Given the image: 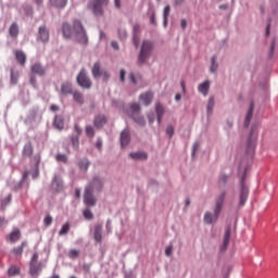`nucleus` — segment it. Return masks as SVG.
I'll return each mask as SVG.
<instances>
[{
  "label": "nucleus",
  "instance_id": "nucleus-1",
  "mask_svg": "<svg viewBox=\"0 0 278 278\" xmlns=\"http://www.w3.org/2000/svg\"><path fill=\"white\" fill-rule=\"evenodd\" d=\"M62 34L67 40L75 36L79 45H88V35L86 34L84 25L78 20L74 21L73 26L68 23H63Z\"/></svg>",
  "mask_w": 278,
  "mask_h": 278
},
{
  "label": "nucleus",
  "instance_id": "nucleus-2",
  "mask_svg": "<svg viewBox=\"0 0 278 278\" xmlns=\"http://www.w3.org/2000/svg\"><path fill=\"white\" fill-rule=\"evenodd\" d=\"M225 199H227V191H222L216 199L214 213L206 212L204 214V223L206 225H214V223L218 222V216H220V212H223V206L225 205Z\"/></svg>",
  "mask_w": 278,
  "mask_h": 278
},
{
  "label": "nucleus",
  "instance_id": "nucleus-3",
  "mask_svg": "<svg viewBox=\"0 0 278 278\" xmlns=\"http://www.w3.org/2000/svg\"><path fill=\"white\" fill-rule=\"evenodd\" d=\"M110 5V0H92L87 4L88 10H91L94 16H103V8Z\"/></svg>",
  "mask_w": 278,
  "mask_h": 278
},
{
  "label": "nucleus",
  "instance_id": "nucleus-4",
  "mask_svg": "<svg viewBox=\"0 0 278 278\" xmlns=\"http://www.w3.org/2000/svg\"><path fill=\"white\" fill-rule=\"evenodd\" d=\"M126 114L138 125L144 126V117L140 115V104H130L129 109L126 111Z\"/></svg>",
  "mask_w": 278,
  "mask_h": 278
},
{
  "label": "nucleus",
  "instance_id": "nucleus-5",
  "mask_svg": "<svg viewBox=\"0 0 278 278\" xmlns=\"http://www.w3.org/2000/svg\"><path fill=\"white\" fill-rule=\"evenodd\" d=\"M153 51V42L151 41H143L141 46V50L139 52L138 62L139 64H144L149 58H151V53Z\"/></svg>",
  "mask_w": 278,
  "mask_h": 278
},
{
  "label": "nucleus",
  "instance_id": "nucleus-6",
  "mask_svg": "<svg viewBox=\"0 0 278 278\" xmlns=\"http://www.w3.org/2000/svg\"><path fill=\"white\" fill-rule=\"evenodd\" d=\"M84 203L87 207H94L97 205V198L94 191L90 187H85Z\"/></svg>",
  "mask_w": 278,
  "mask_h": 278
},
{
  "label": "nucleus",
  "instance_id": "nucleus-7",
  "mask_svg": "<svg viewBox=\"0 0 278 278\" xmlns=\"http://www.w3.org/2000/svg\"><path fill=\"white\" fill-rule=\"evenodd\" d=\"M77 84L80 86V88H86L89 90V88H92V80L86 75V71L81 70L77 76Z\"/></svg>",
  "mask_w": 278,
  "mask_h": 278
},
{
  "label": "nucleus",
  "instance_id": "nucleus-8",
  "mask_svg": "<svg viewBox=\"0 0 278 278\" xmlns=\"http://www.w3.org/2000/svg\"><path fill=\"white\" fill-rule=\"evenodd\" d=\"M91 73L94 79H99V77H103L104 81H108V79H110V73H108V71L105 70H101V64L99 62L93 64Z\"/></svg>",
  "mask_w": 278,
  "mask_h": 278
},
{
  "label": "nucleus",
  "instance_id": "nucleus-9",
  "mask_svg": "<svg viewBox=\"0 0 278 278\" xmlns=\"http://www.w3.org/2000/svg\"><path fill=\"white\" fill-rule=\"evenodd\" d=\"M249 199V187L244 184V178L241 180L239 205L243 207Z\"/></svg>",
  "mask_w": 278,
  "mask_h": 278
},
{
  "label": "nucleus",
  "instance_id": "nucleus-10",
  "mask_svg": "<svg viewBox=\"0 0 278 278\" xmlns=\"http://www.w3.org/2000/svg\"><path fill=\"white\" fill-rule=\"evenodd\" d=\"M86 188H90L92 192H101L103 190V180L99 177H93Z\"/></svg>",
  "mask_w": 278,
  "mask_h": 278
},
{
  "label": "nucleus",
  "instance_id": "nucleus-11",
  "mask_svg": "<svg viewBox=\"0 0 278 278\" xmlns=\"http://www.w3.org/2000/svg\"><path fill=\"white\" fill-rule=\"evenodd\" d=\"M257 137L254 136L253 132L250 134V137L248 139V146L245 153L248 155H253L255 153V144H256Z\"/></svg>",
  "mask_w": 278,
  "mask_h": 278
},
{
  "label": "nucleus",
  "instance_id": "nucleus-12",
  "mask_svg": "<svg viewBox=\"0 0 278 278\" xmlns=\"http://www.w3.org/2000/svg\"><path fill=\"white\" fill-rule=\"evenodd\" d=\"M139 100L143 105L149 106L153 102V92L146 91L139 96Z\"/></svg>",
  "mask_w": 278,
  "mask_h": 278
},
{
  "label": "nucleus",
  "instance_id": "nucleus-13",
  "mask_svg": "<svg viewBox=\"0 0 278 278\" xmlns=\"http://www.w3.org/2000/svg\"><path fill=\"white\" fill-rule=\"evenodd\" d=\"M229 240H231V226H227L226 229H225L222 251H227V247H229Z\"/></svg>",
  "mask_w": 278,
  "mask_h": 278
},
{
  "label": "nucleus",
  "instance_id": "nucleus-14",
  "mask_svg": "<svg viewBox=\"0 0 278 278\" xmlns=\"http://www.w3.org/2000/svg\"><path fill=\"white\" fill-rule=\"evenodd\" d=\"M33 75H39V77H43L46 75L47 71L40 63H35L30 68Z\"/></svg>",
  "mask_w": 278,
  "mask_h": 278
},
{
  "label": "nucleus",
  "instance_id": "nucleus-15",
  "mask_svg": "<svg viewBox=\"0 0 278 278\" xmlns=\"http://www.w3.org/2000/svg\"><path fill=\"white\" fill-rule=\"evenodd\" d=\"M38 40H41V42H49V29H47L46 26L39 27Z\"/></svg>",
  "mask_w": 278,
  "mask_h": 278
},
{
  "label": "nucleus",
  "instance_id": "nucleus-16",
  "mask_svg": "<svg viewBox=\"0 0 278 278\" xmlns=\"http://www.w3.org/2000/svg\"><path fill=\"white\" fill-rule=\"evenodd\" d=\"M14 55H15V60L18 62V64L21 66H25V64L27 62V55L25 54V52H23L21 50H15Z\"/></svg>",
  "mask_w": 278,
  "mask_h": 278
},
{
  "label": "nucleus",
  "instance_id": "nucleus-17",
  "mask_svg": "<svg viewBox=\"0 0 278 278\" xmlns=\"http://www.w3.org/2000/svg\"><path fill=\"white\" fill-rule=\"evenodd\" d=\"M106 124H108V117H105V115H98L93 121V125L97 129H101V127H103Z\"/></svg>",
  "mask_w": 278,
  "mask_h": 278
},
{
  "label": "nucleus",
  "instance_id": "nucleus-18",
  "mask_svg": "<svg viewBox=\"0 0 278 278\" xmlns=\"http://www.w3.org/2000/svg\"><path fill=\"white\" fill-rule=\"evenodd\" d=\"M131 142V135L127 129L123 130L121 134V144L122 147H127Z\"/></svg>",
  "mask_w": 278,
  "mask_h": 278
},
{
  "label": "nucleus",
  "instance_id": "nucleus-19",
  "mask_svg": "<svg viewBox=\"0 0 278 278\" xmlns=\"http://www.w3.org/2000/svg\"><path fill=\"white\" fill-rule=\"evenodd\" d=\"M102 230H103V226H101L99 224L94 226L93 238H94L96 242H98L99 244H101V242L103 240V235H101Z\"/></svg>",
  "mask_w": 278,
  "mask_h": 278
},
{
  "label": "nucleus",
  "instance_id": "nucleus-20",
  "mask_svg": "<svg viewBox=\"0 0 278 278\" xmlns=\"http://www.w3.org/2000/svg\"><path fill=\"white\" fill-rule=\"evenodd\" d=\"M165 112H166V110L164 109V106L161 103H156L155 113L157 116L159 125H162V117L164 116Z\"/></svg>",
  "mask_w": 278,
  "mask_h": 278
},
{
  "label": "nucleus",
  "instance_id": "nucleus-21",
  "mask_svg": "<svg viewBox=\"0 0 278 278\" xmlns=\"http://www.w3.org/2000/svg\"><path fill=\"white\" fill-rule=\"evenodd\" d=\"M34 155V146L28 142L23 148V157H31Z\"/></svg>",
  "mask_w": 278,
  "mask_h": 278
},
{
  "label": "nucleus",
  "instance_id": "nucleus-22",
  "mask_svg": "<svg viewBox=\"0 0 278 278\" xmlns=\"http://www.w3.org/2000/svg\"><path fill=\"white\" fill-rule=\"evenodd\" d=\"M27 247V241H23L18 247L13 248L11 253L15 256L21 257L23 255V250Z\"/></svg>",
  "mask_w": 278,
  "mask_h": 278
},
{
  "label": "nucleus",
  "instance_id": "nucleus-23",
  "mask_svg": "<svg viewBox=\"0 0 278 278\" xmlns=\"http://www.w3.org/2000/svg\"><path fill=\"white\" fill-rule=\"evenodd\" d=\"M198 90L201 92V94L207 97V92H210V80H205L204 83L200 84Z\"/></svg>",
  "mask_w": 278,
  "mask_h": 278
},
{
  "label": "nucleus",
  "instance_id": "nucleus-24",
  "mask_svg": "<svg viewBox=\"0 0 278 278\" xmlns=\"http://www.w3.org/2000/svg\"><path fill=\"white\" fill-rule=\"evenodd\" d=\"M10 242H18L21 240V230L18 228H15L11 233L9 235Z\"/></svg>",
  "mask_w": 278,
  "mask_h": 278
},
{
  "label": "nucleus",
  "instance_id": "nucleus-25",
  "mask_svg": "<svg viewBox=\"0 0 278 278\" xmlns=\"http://www.w3.org/2000/svg\"><path fill=\"white\" fill-rule=\"evenodd\" d=\"M61 92L63 94H73V85L71 83H64L61 86Z\"/></svg>",
  "mask_w": 278,
  "mask_h": 278
},
{
  "label": "nucleus",
  "instance_id": "nucleus-26",
  "mask_svg": "<svg viewBox=\"0 0 278 278\" xmlns=\"http://www.w3.org/2000/svg\"><path fill=\"white\" fill-rule=\"evenodd\" d=\"M129 156L131 157V160H147V157H149V155L146 152H131L129 154Z\"/></svg>",
  "mask_w": 278,
  "mask_h": 278
},
{
  "label": "nucleus",
  "instance_id": "nucleus-27",
  "mask_svg": "<svg viewBox=\"0 0 278 278\" xmlns=\"http://www.w3.org/2000/svg\"><path fill=\"white\" fill-rule=\"evenodd\" d=\"M253 103H251V106L247 113L245 121H244V127H249L251 125V118H253Z\"/></svg>",
  "mask_w": 278,
  "mask_h": 278
},
{
  "label": "nucleus",
  "instance_id": "nucleus-28",
  "mask_svg": "<svg viewBox=\"0 0 278 278\" xmlns=\"http://www.w3.org/2000/svg\"><path fill=\"white\" fill-rule=\"evenodd\" d=\"M52 188H54L55 190H62L63 184L60 176H54V178L52 179Z\"/></svg>",
  "mask_w": 278,
  "mask_h": 278
},
{
  "label": "nucleus",
  "instance_id": "nucleus-29",
  "mask_svg": "<svg viewBox=\"0 0 278 278\" xmlns=\"http://www.w3.org/2000/svg\"><path fill=\"white\" fill-rule=\"evenodd\" d=\"M9 34L11 38H17L18 37V24L13 23L9 28Z\"/></svg>",
  "mask_w": 278,
  "mask_h": 278
},
{
  "label": "nucleus",
  "instance_id": "nucleus-30",
  "mask_svg": "<svg viewBox=\"0 0 278 278\" xmlns=\"http://www.w3.org/2000/svg\"><path fill=\"white\" fill-rule=\"evenodd\" d=\"M9 277H16V275H21V267L13 265L8 270Z\"/></svg>",
  "mask_w": 278,
  "mask_h": 278
},
{
  "label": "nucleus",
  "instance_id": "nucleus-31",
  "mask_svg": "<svg viewBox=\"0 0 278 278\" xmlns=\"http://www.w3.org/2000/svg\"><path fill=\"white\" fill-rule=\"evenodd\" d=\"M74 97V101H76V103H79V105H84V94L79 91H74L73 93Z\"/></svg>",
  "mask_w": 278,
  "mask_h": 278
},
{
  "label": "nucleus",
  "instance_id": "nucleus-32",
  "mask_svg": "<svg viewBox=\"0 0 278 278\" xmlns=\"http://www.w3.org/2000/svg\"><path fill=\"white\" fill-rule=\"evenodd\" d=\"M29 273L33 277L38 275V273H40V265H38V263H30Z\"/></svg>",
  "mask_w": 278,
  "mask_h": 278
},
{
  "label": "nucleus",
  "instance_id": "nucleus-33",
  "mask_svg": "<svg viewBox=\"0 0 278 278\" xmlns=\"http://www.w3.org/2000/svg\"><path fill=\"white\" fill-rule=\"evenodd\" d=\"M50 3L54 8H65L67 0H50Z\"/></svg>",
  "mask_w": 278,
  "mask_h": 278
},
{
  "label": "nucleus",
  "instance_id": "nucleus-34",
  "mask_svg": "<svg viewBox=\"0 0 278 278\" xmlns=\"http://www.w3.org/2000/svg\"><path fill=\"white\" fill-rule=\"evenodd\" d=\"M170 14V5H166L164 8V12H163V18H164V26L166 27V25L168 24V16Z\"/></svg>",
  "mask_w": 278,
  "mask_h": 278
},
{
  "label": "nucleus",
  "instance_id": "nucleus-35",
  "mask_svg": "<svg viewBox=\"0 0 278 278\" xmlns=\"http://www.w3.org/2000/svg\"><path fill=\"white\" fill-rule=\"evenodd\" d=\"M54 127H56V129H64V121L62 119V117H54Z\"/></svg>",
  "mask_w": 278,
  "mask_h": 278
},
{
  "label": "nucleus",
  "instance_id": "nucleus-36",
  "mask_svg": "<svg viewBox=\"0 0 278 278\" xmlns=\"http://www.w3.org/2000/svg\"><path fill=\"white\" fill-rule=\"evenodd\" d=\"M78 166L80 170H88V166H90V162L87 159H83L79 161Z\"/></svg>",
  "mask_w": 278,
  "mask_h": 278
},
{
  "label": "nucleus",
  "instance_id": "nucleus-37",
  "mask_svg": "<svg viewBox=\"0 0 278 278\" xmlns=\"http://www.w3.org/2000/svg\"><path fill=\"white\" fill-rule=\"evenodd\" d=\"M68 231H71V224L65 223V224L62 226L61 230L59 231V235H60V236H66V235L68 233Z\"/></svg>",
  "mask_w": 278,
  "mask_h": 278
},
{
  "label": "nucleus",
  "instance_id": "nucleus-38",
  "mask_svg": "<svg viewBox=\"0 0 278 278\" xmlns=\"http://www.w3.org/2000/svg\"><path fill=\"white\" fill-rule=\"evenodd\" d=\"M83 216L86 218V220H92L94 218V214H92V211H90V208H85L83 212Z\"/></svg>",
  "mask_w": 278,
  "mask_h": 278
},
{
  "label": "nucleus",
  "instance_id": "nucleus-39",
  "mask_svg": "<svg viewBox=\"0 0 278 278\" xmlns=\"http://www.w3.org/2000/svg\"><path fill=\"white\" fill-rule=\"evenodd\" d=\"M211 62V73H216V71H218V63H216V56H212Z\"/></svg>",
  "mask_w": 278,
  "mask_h": 278
},
{
  "label": "nucleus",
  "instance_id": "nucleus-40",
  "mask_svg": "<svg viewBox=\"0 0 278 278\" xmlns=\"http://www.w3.org/2000/svg\"><path fill=\"white\" fill-rule=\"evenodd\" d=\"M70 260H77L79 257V250L72 249L68 252Z\"/></svg>",
  "mask_w": 278,
  "mask_h": 278
},
{
  "label": "nucleus",
  "instance_id": "nucleus-41",
  "mask_svg": "<svg viewBox=\"0 0 278 278\" xmlns=\"http://www.w3.org/2000/svg\"><path fill=\"white\" fill-rule=\"evenodd\" d=\"M11 84H18V72L11 70Z\"/></svg>",
  "mask_w": 278,
  "mask_h": 278
},
{
  "label": "nucleus",
  "instance_id": "nucleus-42",
  "mask_svg": "<svg viewBox=\"0 0 278 278\" xmlns=\"http://www.w3.org/2000/svg\"><path fill=\"white\" fill-rule=\"evenodd\" d=\"M72 144L74 149H79V136H72Z\"/></svg>",
  "mask_w": 278,
  "mask_h": 278
},
{
  "label": "nucleus",
  "instance_id": "nucleus-43",
  "mask_svg": "<svg viewBox=\"0 0 278 278\" xmlns=\"http://www.w3.org/2000/svg\"><path fill=\"white\" fill-rule=\"evenodd\" d=\"M12 202V195L9 194L7 198H4L1 202L2 207H7Z\"/></svg>",
  "mask_w": 278,
  "mask_h": 278
},
{
  "label": "nucleus",
  "instance_id": "nucleus-44",
  "mask_svg": "<svg viewBox=\"0 0 278 278\" xmlns=\"http://www.w3.org/2000/svg\"><path fill=\"white\" fill-rule=\"evenodd\" d=\"M56 161L58 162H63V164H66V162H68V156H66V154H58L56 155Z\"/></svg>",
  "mask_w": 278,
  "mask_h": 278
},
{
  "label": "nucleus",
  "instance_id": "nucleus-45",
  "mask_svg": "<svg viewBox=\"0 0 278 278\" xmlns=\"http://www.w3.org/2000/svg\"><path fill=\"white\" fill-rule=\"evenodd\" d=\"M86 134L89 138H94V128H92V126H87Z\"/></svg>",
  "mask_w": 278,
  "mask_h": 278
},
{
  "label": "nucleus",
  "instance_id": "nucleus-46",
  "mask_svg": "<svg viewBox=\"0 0 278 278\" xmlns=\"http://www.w3.org/2000/svg\"><path fill=\"white\" fill-rule=\"evenodd\" d=\"M212 110H214V98H210L207 103V113L212 114Z\"/></svg>",
  "mask_w": 278,
  "mask_h": 278
},
{
  "label": "nucleus",
  "instance_id": "nucleus-47",
  "mask_svg": "<svg viewBox=\"0 0 278 278\" xmlns=\"http://www.w3.org/2000/svg\"><path fill=\"white\" fill-rule=\"evenodd\" d=\"M43 223L46 225V227H49L51 225V223H53V217H51V215H48L45 217Z\"/></svg>",
  "mask_w": 278,
  "mask_h": 278
},
{
  "label": "nucleus",
  "instance_id": "nucleus-48",
  "mask_svg": "<svg viewBox=\"0 0 278 278\" xmlns=\"http://www.w3.org/2000/svg\"><path fill=\"white\" fill-rule=\"evenodd\" d=\"M166 134L167 136H169V138H173V136L175 135V128L173 126H168L166 128Z\"/></svg>",
  "mask_w": 278,
  "mask_h": 278
},
{
  "label": "nucleus",
  "instance_id": "nucleus-49",
  "mask_svg": "<svg viewBox=\"0 0 278 278\" xmlns=\"http://www.w3.org/2000/svg\"><path fill=\"white\" fill-rule=\"evenodd\" d=\"M270 23H273V18H268V21H267L265 36H270Z\"/></svg>",
  "mask_w": 278,
  "mask_h": 278
},
{
  "label": "nucleus",
  "instance_id": "nucleus-50",
  "mask_svg": "<svg viewBox=\"0 0 278 278\" xmlns=\"http://www.w3.org/2000/svg\"><path fill=\"white\" fill-rule=\"evenodd\" d=\"M165 255L167 257H170V255H173V245H168L166 249H165Z\"/></svg>",
  "mask_w": 278,
  "mask_h": 278
},
{
  "label": "nucleus",
  "instance_id": "nucleus-51",
  "mask_svg": "<svg viewBox=\"0 0 278 278\" xmlns=\"http://www.w3.org/2000/svg\"><path fill=\"white\" fill-rule=\"evenodd\" d=\"M199 147H201V144L199 142H195L193 144V148H192V155H194L197 153V151H199Z\"/></svg>",
  "mask_w": 278,
  "mask_h": 278
},
{
  "label": "nucleus",
  "instance_id": "nucleus-52",
  "mask_svg": "<svg viewBox=\"0 0 278 278\" xmlns=\"http://www.w3.org/2000/svg\"><path fill=\"white\" fill-rule=\"evenodd\" d=\"M227 179H229V176L222 175L220 178H219V184H227Z\"/></svg>",
  "mask_w": 278,
  "mask_h": 278
},
{
  "label": "nucleus",
  "instance_id": "nucleus-53",
  "mask_svg": "<svg viewBox=\"0 0 278 278\" xmlns=\"http://www.w3.org/2000/svg\"><path fill=\"white\" fill-rule=\"evenodd\" d=\"M30 264H38V253H34Z\"/></svg>",
  "mask_w": 278,
  "mask_h": 278
},
{
  "label": "nucleus",
  "instance_id": "nucleus-54",
  "mask_svg": "<svg viewBox=\"0 0 278 278\" xmlns=\"http://www.w3.org/2000/svg\"><path fill=\"white\" fill-rule=\"evenodd\" d=\"M118 34H119V37L122 38V39H125V38H127V31H125V30H118Z\"/></svg>",
  "mask_w": 278,
  "mask_h": 278
},
{
  "label": "nucleus",
  "instance_id": "nucleus-55",
  "mask_svg": "<svg viewBox=\"0 0 278 278\" xmlns=\"http://www.w3.org/2000/svg\"><path fill=\"white\" fill-rule=\"evenodd\" d=\"M75 131H76V136H80L81 135V127H79V125H75Z\"/></svg>",
  "mask_w": 278,
  "mask_h": 278
},
{
  "label": "nucleus",
  "instance_id": "nucleus-56",
  "mask_svg": "<svg viewBox=\"0 0 278 278\" xmlns=\"http://www.w3.org/2000/svg\"><path fill=\"white\" fill-rule=\"evenodd\" d=\"M3 225H8V220L5 217H0V227H3Z\"/></svg>",
  "mask_w": 278,
  "mask_h": 278
},
{
  "label": "nucleus",
  "instance_id": "nucleus-57",
  "mask_svg": "<svg viewBox=\"0 0 278 278\" xmlns=\"http://www.w3.org/2000/svg\"><path fill=\"white\" fill-rule=\"evenodd\" d=\"M96 147H97V149L101 150V148L103 147V142L99 139V140L96 142Z\"/></svg>",
  "mask_w": 278,
  "mask_h": 278
},
{
  "label": "nucleus",
  "instance_id": "nucleus-58",
  "mask_svg": "<svg viewBox=\"0 0 278 278\" xmlns=\"http://www.w3.org/2000/svg\"><path fill=\"white\" fill-rule=\"evenodd\" d=\"M75 197H76V199H80V197H81V190L75 189Z\"/></svg>",
  "mask_w": 278,
  "mask_h": 278
},
{
  "label": "nucleus",
  "instance_id": "nucleus-59",
  "mask_svg": "<svg viewBox=\"0 0 278 278\" xmlns=\"http://www.w3.org/2000/svg\"><path fill=\"white\" fill-rule=\"evenodd\" d=\"M83 269H84L86 273H89V270H90V264H84V265H83Z\"/></svg>",
  "mask_w": 278,
  "mask_h": 278
},
{
  "label": "nucleus",
  "instance_id": "nucleus-60",
  "mask_svg": "<svg viewBox=\"0 0 278 278\" xmlns=\"http://www.w3.org/2000/svg\"><path fill=\"white\" fill-rule=\"evenodd\" d=\"M129 79L131 84H136V76L134 75V73L129 74Z\"/></svg>",
  "mask_w": 278,
  "mask_h": 278
},
{
  "label": "nucleus",
  "instance_id": "nucleus-61",
  "mask_svg": "<svg viewBox=\"0 0 278 278\" xmlns=\"http://www.w3.org/2000/svg\"><path fill=\"white\" fill-rule=\"evenodd\" d=\"M180 86H181V88H182L184 94H186V81L181 80V81H180Z\"/></svg>",
  "mask_w": 278,
  "mask_h": 278
},
{
  "label": "nucleus",
  "instance_id": "nucleus-62",
  "mask_svg": "<svg viewBox=\"0 0 278 278\" xmlns=\"http://www.w3.org/2000/svg\"><path fill=\"white\" fill-rule=\"evenodd\" d=\"M111 46L113 47V49L118 50V42L117 41H112Z\"/></svg>",
  "mask_w": 278,
  "mask_h": 278
},
{
  "label": "nucleus",
  "instance_id": "nucleus-63",
  "mask_svg": "<svg viewBox=\"0 0 278 278\" xmlns=\"http://www.w3.org/2000/svg\"><path fill=\"white\" fill-rule=\"evenodd\" d=\"M30 84L31 86H34V88H36V77L34 76L30 77Z\"/></svg>",
  "mask_w": 278,
  "mask_h": 278
},
{
  "label": "nucleus",
  "instance_id": "nucleus-64",
  "mask_svg": "<svg viewBox=\"0 0 278 278\" xmlns=\"http://www.w3.org/2000/svg\"><path fill=\"white\" fill-rule=\"evenodd\" d=\"M121 81H125V70H121Z\"/></svg>",
  "mask_w": 278,
  "mask_h": 278
}]
</instances>
